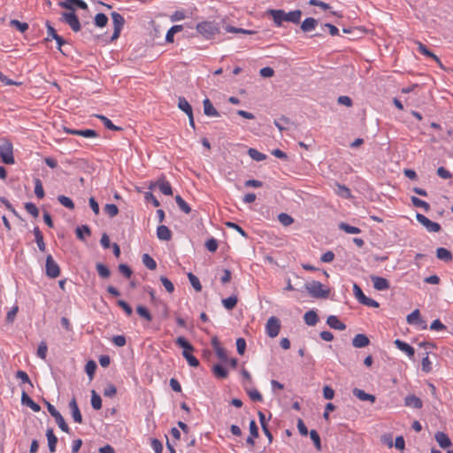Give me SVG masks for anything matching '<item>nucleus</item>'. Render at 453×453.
Segmentation results:
<instances>
[{
	"label": "nucleus",
	"mask_w": 453,
	"mask_h": 453,
	"mask_svg": "<svg viewBox=\"0 0 453 453\" xmlns=\"http://www.w3.org/2000/svg\"><path fill=\"white\" fill-rule=\"evenodd\" d=\"M269 15L273 18L277 27H280L283 21L297 24L300 22L302 12L300 10L285 12L283 10H269Z\"/></svg>",
	"instance_id": "obj_1"
},
{
	"label": "nucleus",
	"mask_w": 453,
	"mask_h": 453,
	"mask_svg": "<svg viewBox=\"0 0 453 453\" xmlns=\"http://www.w3.org/2000/svg\"><path fill=\"white\" fill-rule=\"evenodd\" d=\"M196 31L206 39H211L219 33V27L215 22L203 21L196 25Z\"/></svg>",
	"instance_id": "obj_2"
},
{
	"label": "nucleus",
	"mask_w": 453,
	"mask_h": 453,
	"mask_svg": "<svg viewBox=\"0 0 453 453\" xmlns=\"http://www.w3.org/2000/svg\"><path fill=\"white\" fill-rule=\"evenodd\" d=\"M305 288L311 296L315 298H326L329 294L328 289H325L322 283L317 280H312L305 284Z\"/></svg>",
	"instance_id": "obj_3"
},
{
	"label": "nucleus",
	"mask_w": 453,
	"mask_h": 453,
	"mask_svg": "<svg viewBox=\"0 0 453 453\" xmlns=\"http://www.w3.org/2000/svg\"><path fill=\"white\" fill-rule=\"evenodd\" d=\"M0 158L6 165H13L15 163L13 147L11 142L4 140L0 143Z\"/></svg>",
	"instance_id": "obj_4"
},
{
	"label": "nucleus",
	"mask_w": 453,
	"mask_h": 453,
	"mask_svg": "<svg viewBox=\"0 0 453 453\" xmlns=\"http://www.w3.org/2000/svg\"><path fill=\"white\" fill-rule=\"evenodd\" d=\"M406 321L409 325L415 326L418 329L424 330L427 328L426 321L421 318L419 310L418 309L414 310L406 317Z\"/></svg>",
	"instance_id": "obj_5"
},
{
	"label": "nucleus",
	"mask_w": 453,
	"mask_h": 453,
	"mask_svg": "<svg viewBox=\"0 0 453 453\" xmlns=\"http://www.w3.org/2000/svg\"><path fill=\"white\" fill-rule=\"evenodd\" d=\"M280 330V321L278 318L272 316L265 324V333L270 338H275Z\"/></svg>",
	"instance_id": "obj_6"
},
{
	"label": "nucleus",
	"mask_w": 453,
	"mask_h": 453,
	"mask_svg": "<svg viewBox=\"0 0 453 453\" xmlns=\"http://www.w3.org/2000/svg\"><path fill=\"white\" fill-rule=\"evenodd\" d=\"M61 20L66 23L73 32H79L81 30V23L74 12H63Z\"/></svg>",
	"instance_id": "obj_7"
},
{
	"label": "nucleus",
	"mask_w": 453,
	"mask_h": 453,
	"mask_svg": "<svg viewBox=\"0 0 453 453\" xmlns=\"http://www.w3.org/2000/svg\"><path fill=\"white\" fill-rule=\"evenodd\" d=\"M45 270L46 275L50 279H55L60 274L59 265L56 263L51 255L46 257Z\"/></svg>",
	"instance_id": "obj_8"
},
{
	"label": "nucleus",
	"mask_w": 453,
	"mask_h": 453,
	"mask_svg": "<svg viewBox=\"0 0 453 453\" xmlns=\"http://www.w3.org/2000/svg\"><path fill=\"white\" fill-rule=\"evenodd\" d=\"M416 219L430 233H438L441 230L439 223L430 220L423 214L417 213Z\"/></svg>",
	"instance_id": "obj_9"
},
{
	"label": "nucleus",
	"mask_w": 453,
	"mask_h": 453,
	"mask_svg": "<svg viewBox=\"0 0 453 453\" xmlns=\"http://www.w3.org/2000/svg\"><path fill=\"white\" fill-rule=\"evenodd\" d=\"M111 16L114 26V31L111 36V40H115L120 35L121 29L125 23V19L122 15L116 12H112Z\"/></svg>",
	"instance_id": "obj_10"
},
{
	"label": "nucleus",
	"mask_w": 453,
	"mask_h": 453,
	"mask_svg": "<svg viewBox=\"0 0 453 453\" xmlns=\"http://www.w3.org/2000/svg\"><path fill=\"white\" fill-rule=\"evenodd\" d=\"M59 6L74 12L75 8H80L82 10L88 9V4L83 0H64L59 2Z\"/></svg>",
	"instance_id": "obj_11"
},
{
	"label": "nucleus",
	"mask_w": 453,
	"mask_h": 453,
	"mask_svg": "<svg viewBox=\"0 0 453 453\" xmlns=\"http://www.w3.org/2000/svg\"><path fill=\"white\" fill-rule=\"evenodd\" d=\"M156 187H157L160 192H162L165 196H171L173 194L171 184L164 178L159 179L155 183H150L149 188L152 189Z\"/></svg>",
	"instance_id": "obj_12"
},
{
	"label": "nucleus",
	"mask_w": 453,
	"mask_h": 453,
	"mask_svg": "<svg viewBox=\"0 0 453 453\" xmlns=\"http://www.w3.org/2000/svg\"><path fill=\"white\" fill-rule=\"evenodd\" d=\"M371 280L373 284V288L378 291L388 290L390 288L389 281L383 277L372 275Z\"/></svg>",
	"instance_id": "obj_13"
},
{
	"label": "nucleus",
	"mask_w": 453,
	"mask_h": 453,
	"mask_svg": "<svg viewBox=\"0 0 453 453\" xmlns=\"http://www.w3.org/2000/svg\"><path fill=\"white\" fill-rule=\"evenodd\" d=\"M69 408L71 411V414L74 422L81 424L83 419L80 409L78 407V403L76 402V398H72L69 403Z\"/></svg>",
	"instance_id": "obj_14"
},
{
	"label": "nucleus",
	"mask_w": 453,
	"mask_h": 453,
	"mask_svg": "<svg viewBox=\"0 0 453 453\" xmlns=\"http://www.w3.org/2000/svg\"><path fill=\"white\" fill-rule=\"evenodd\" d=\"M416 43L418 45V50L419 53L434 59L442 68V64L440 58L435 54L430 51L422 42H417Z\"/></svg>",
	"instance_id": "obj_15"
},
{
	"label": "nucleus",
	"mask_w": 453,
	"mask_h": 453,
	"mask_svg": "<svg viewBox=\"0 0 453 453\" xmlns=\"http://www.w3.org/2000/svg\"><path fill=\"white\" fill-rule=\"evenodd\" d=\"M395 345L398 349L404 352L409 357H412L415 354L413 347L399 339L395 341Z\"/></svg>",
	"instance_id": "obj_16"
},
{
	"label": "nucleus",
	"mask_w": 453,
	"mask_h": 453,
	"mask_svg": "<svg viewBox=\"0 0 453 453\" xmlns=\"http://www.w3.org/2000/svg\"><path fill=\"white\" fill-rule=\"evenodd\" d=\"M434 438L439 446L442 449H447L452 444L449 436L443 432H437Z\"/></svg>",
	"instance_id": "obj_17"
},
{
	"label": "nucleus",
	"mask_w": 453,
	"mask_h": 453,
	"mask_svg": "<svg viewBox=\"0 0 453 453\" xmlns=\"http://www.w3.org/2000/svg\"><path fill=\"white\" fill-rule=\"evenodd\" d=\"M326 324L333 329L342 331L346 328V325L342 323L336 316L330 315L327 317Z\"/></svg>",
	"instance_id": "obj_18"
},
{
	"label": "nucleus",
	"mask_w": 453,
	"mask_h": 453,
	"mask_svg": "<svg viewBox=\"0 0 453 453\" xmlns=\"http://www.w3.org/2000/svg\"><path fill=\"white\" fill-rule=\"evenodd\" d=\"M370 340L364 334H357L352 340V345L355 348H365L369 345Z\"/></svg>",
	"instance_id": "obj_19"
},
{
	"label": "nucleus",
	"mask_w": 453,
	"mask_h": 453,
	"mask_svg": "<svg viewBox=\"0 0 453 453\" xmlns=\"http://www.w3.org/2000/svg\"><path fill=\"white\" fill-rule=\"evenodd\" d=\"M203 112L208 117H219V111L214 108L210 99L205 98L203 100Z\"/></svg>",
	"instance_id": "obj_20"
},
{
	"label": "nucleus",
	"mask_w": 453,
	"mask_h": 453,
	"mask_svg": "<svg viewBox=\"0 0 453 453\" xmlns=\"http://www.w3.org/2000/svg\"><path fill=\"white\" fill-rule=\"evenodd\" d=\"M46 436L48 440V446L50 453H54L56 451V446L58 443V438L54 434L52 428H48L46 431Z\"/></svg>",
	"instance_id": "obj_21"
},
{
	"label": "nucleus",
	"mask_w": 453,
	"mask_h": 453,
	"mask_svg": "<svg viewBox=\"0 0 453 453\" xmlns=\"http://www.w3.org/2000/svg\"><path fill=\"white\" fill-rule=\"evenodd\" d=\"M157 236L159 240L169 241L172 237V233L166 226L161 225L157 228Z\"/></svg>",
	"instance_id": "obj_22"
},
{
	"label": "nucleus",
	"mask_w": 453,
	"mask_h": 453,
	"mask_svg": "<svg viewBox=\"0 0 453 453\" xmlns=\"http://www.w3.org/2000/svg\"><path fill=\"white\" fill-rule=\"evenodd\" d=\"M317 25L318 21L314 18H306L301 25V29L305 33L311 32L316 28Z\"/></svg>",
	"instance_id": "obj_23"
},
{
	"label": "nucleus",
	"mask_w": 453,
	"mask_h": 453,
	"mask_svg": "<svg viewBox=\"0 0 453 453\" xmlns=\"http://www.w3.org/2000/svg\"><path fill=\"white\" fill-rule=\"evenodd\" d=\"M303 320L310 326H315L319 321V317L315 311L311 310L304 313Z\"/></svg>",
	"instance_id": "obj_24"
},
{
	"label": "nucleus",
	"mask_w": 453,
	"mask_h": 453,
	"mask_svg": "<svg viewBox=\"0 0 453 453\" xmlns=\"http://www.w3.org/2000/svg\"><path fill=\"white\" fill-rule=\"evenodd\" d=\"M436 257L438 259L442 260L444 262H449L452 260L451 252L446 248H438L436 250Z\"/></svg>",
	"instance_id": "obj_25"
},
{
	"label": "nucleus",
	"mask_w": 453,
	"mask_h": 453,
	"mask_svg": "<svg viewBox=\"0 0 453 453\" xmlns=\"http://www.w3.org/2000/svg\"><path fill=\"white\" fill-rule=\"evenodd\" d=\"M34 234L35 238L36 244L38 246V249L41 251H45L46 246L43 241V235L42 232L40 231L39 227L35 226L34 228Z\"/></svg>",
	"instance_id": "obj_26"
},
{
	"label": "nucleus",
	"mask_w": 453,
	"mask_h": 453,
	"mask_svg": "<svg viewBox=\"0 0 453 453\" xmlns=\"http://www.w3.org/2000/svg\"><path fill=\"white\" fill-rule=\"evenodd\" d=\"M335 186L336 188L334 191L339 196L342 198H349L351 196L350 189L347 188L345 185L336 183Z\"/></svg>",
	"instance_id": "obj_27"
},
{
	"label": "nucleus",
	"mask_w": 453,
	"mask_h": 453,
	"mask_svg": "<svg viewBox=\"0 0 453 453\" xmlns=\"http://www.w3.org/2000/svg\"><path fill=\"white\" fill-rule=\"evenodd\" d=\"M178 107L188 116L193 114L192 107L185 97H179Z\"/></svg>",
	"instance_id": "obj_28"
},
{
	"label": "nucleus",
	"mask_w": 453,
	"mask_h": 453,
	"mask_svg": "<svg viewBox=\"0 0 453 453\" xmlns=\"http://www.w3.org/2000/svg\"><path fill=\"white\" fill-rule=\"evenodd\" d=\"M96 118L99 119L104 126L109 129V130H112V131H119V130H121V127H117L115 126L111 119H109L107 117L104 116V115H96Z\"/></svg>",
	"instance_id": "obj_29"
},
{
	"label": "nucleus",
	"mask_w": 453,
	"mask_h": 453,
	"mask_svg": "<svg viewBox=\"0 0 453 453\" xmlns=\"http://www.w3.org/2000/svg\"><path fill=\"white\" fill-rule=\"evenodd\" d=\"M339 228L341 230L344 231L345 233L350 234H357L361 233L360 228H358L357 226H350L344 222H342L339 224Z\"/></svg>",
	"instance_id": "obj_30"
},
{
	"label": "nucleus",
	"mask_w": 453,
	"mask_h": 453,
	"mask_svg": "<svg viewBox=\"0 0 453 453\" xmlns=\"http://www.w3.org/2000/svg\"><path fill=\"white\" fill-rule=\"evenodd\" d=\"M212 372L215 377H217L218 379H225L228 373L227 370L220 365H213Z\"/></svg>",
	"instance_id": "obj_31"
},
{
	"label": "nucleus",
	"mask_w": 453,
	"mask_h": 453,
	"mask_svg": "<svg viewBox=\"0 0 453 453\" xmlns=\"http://www.w3.org/2000/svg\"><path fill=\"white\" fill-rule=\"evenodd\" d=\"M175 342L183 349V351L192 352L194 350L193 346L183 336L178 337Z\"/></svg>",
	"instance_id": "obj_32"
},
{
	"label": "nucleus",
	"mask_w": 453,
	"mask_h": 453,
	"mask_svg": "<svg viewBox=\"0 0 453 453\" xmlns=\"http://www.w3.org/2000/svg\"><path fill=\"white\" fill-rule=\"evenodd\" d=\"M142 261L143 265L150 270H155L157 268L156 261L149 254H143Z\"/></svg>",
	"instance_id": "obj_33"
},
{
	"label": "nucleus",
	"mask_w": 453,
	"mask_h": 453,
	"mask_svg": "<svg viewBox=\"0 0 453 453\" xmlns=\"http://www.w3.org/2000/svg\"><path fill=\"white\" fill-rule=\"evenodd\" d=\"M182 30V26L181 25H175V26H173L166 33V35H165V41L167 42H173V36H174V34L178 33V32H180Z\"/></svg>",
	"instance_id": "obj_34"
},
{
	"label": "nucleus",
	"mask_w": 453,
	"mask_h": 453,
	"mask_svg": "<svg viewBox=\"0 0 453 453\" xmlns=\"http://www.w3.org/2000/svg\"><path fill=\"white\" fill-rule=\"evenodd\" d=\"M97 273L101 278L107 279L111 275L109 268L102 263H97L96 265Z\"/></svg>",
	"instance_id": "obj_35"
},
{
	"label": "nucleus",
	"mask_w": 453,
	"mask_h": 453,
	"mask_svg": "<svg viewBox=\"0 0 453 453\" xmlns=\"http://www.w3.org/2000/svg\"><path fill=\"white\" fill-rule=\"evenodd\" d=\"M34 182H35V194L36 197L39 199L43 198L45 194H44V190H43V187H42V183L41 180L38 178H35L34 180Z\"/></svg>",
	"instance_id": "obj_36"
},
{
	"label": "nucleus",
	"mask_w": 453,
	"mask_h": 453,
	"mask_svg": "<svg viewBox=\"0 0 453 453\" xmlns=\"http://www.w3.org/2000/svg\"><path fill=\"white\" fill-rule=\"evenodd\" d=\"M248 155L255 161L260 162L266 158V156L261 152H259L257 150L250 148L248 150Z\"/></svg>",
	"instance_id": "obj_37"
},
{
	"label": "nucleus",
	"mask_w": 453,
	"mask_h": 453,
	"mask_svg": "<svg viewBox=\"0 0 453 453\" xmlns=\"http://www.w3.org/2000/svg\"><path fill=\"white\" fill-rule=\"evenodd\" d=\"M404 405L415 409H420L423 406L422 401L420 398H404Z\"/></svg>",
	"instance_id": "obj_38"
},
{
	"label": "nucleus",
	"mask_w": 453,
	"mask_h": 453,
	"mask_svg": "<svg viewBox=\"0 0 453 453\" xmlns=\"http://www.w3.org/2000/svg\"><path fill=\"white\" fill-rule=\"evenodd\" d=\"M76 235L80 240H84L85 236L84 234L89 236L91 232L89 227L87 225H82L81 226H78L75 230Z\"/></svg>",
	"instance_id": "obj_39"
},
{
	"label": "nucleus",
	"mask_w": 453,
	"mask_h": 453,
	"mask_svg": "<svg viewBox=\"0 0 453 453\" xmlns=\"http://www.w3.org/2000/svg\"><path fill=\"white\" fill-rule=\"evenodd\" d=\"M58 201L65 208H68L70 210L74 209V203L73 202V200L64 195L58 196Z\"/></svg>",
	"instance_id": "obj_40"
},
{
	"label": "nucleus",
	"mask_w": 453,
	"mask_h": 453,
	"mask_svg": "<svg viewBox=\"0 0 453 453\" xmlns=\"http://www.w3.org/2000/svg\"><path fill=\"white\" fill-rule=\"evenodd\" d=\"M188 278L189 280L190 284L192 285L196 291L202 290V285L200 283V280L195 274H193L192 273H188Z\"/></svg>",
	"instance_id": "obj_41"
},
{
	"label": "nucleus",
	"mask_w": 453,
	"mask_h": 453,
	"mask_svg": "<svg viewBox=\"0 0 453 453\" xmlns=\"http://www.w3.org/2000/svg\"><path fill=\"white\" fill-rule=\"evenodd\" d=\"M222 303L226 310H232L235 307L237 303V297L234 296H231L227 298L223 299Z\"/></svg>",
	"instance_id": "obj_42"
},
{
	"label": "nucleus",
	"mask_w": 453,
	"mask_h": 453,
	"mask_svg": "<svg viewBox=\"0 0 453 453\" xmlns=\"http://www.w3.org/2000/svg\"><path fill=\"white\" fill-rule=\"evenodd\" d=\"M183 357L186 358L188 365L192 367H197L199 365L198 359L191 354V352L183 351Z\"/></svg>",
	"instance_id": "obj_43"
},
{
	"label": "nucleus",
	"mask_w": 453,
	"mask_h": 453,
	"mask_svg": "<svg viewBox=\"0 0 453 453\" xmlns=\"http://www.w3.org/2000/svg\"><path fill=\"white\" fill-rule=\"evenodd\" d=\"M56 423L58 425L59 428L65 433H69L70 429L68 425L65 423L63 416L60 414V412L54 417Z\"/></svg>",
	"instance_id": "obj_44"
},
{
	"label": "nucleus",
	"mask_w": 453,
	"mask_h": 453,
	"mask_svg": "<svg viewBox=\"0 0 453 453\" xmlns=\"http://www.w3.org/2000/svg\"><path fill=\"white\" fill-rule=\"evenodd\" d=\"M21 403L23 405H26L31 408L34 411L38 412L41 411V407L38 403L34 402L32 398H21Z\"/></svg>",
	"instance_id": "obj_45"
},
{
	"label": "nucleus",
	"mask_w": 453,
	"mask_h": 453,
	"mask_svg": "<svg viewBox=\"0 0 453 453\" xmlns=\"http://www.w3.org/2000/svg\"><path fill=\"white\" fill-rule=\"evenodd\" d=\"M176 203L179 208L184 211L185 213H189L191 211L190 206L182 199L180 196H176L175 197Z\"/></svg>",
	"instance_id": "obj_46"
},
{
	"label": "nucleus",
	"mask_w": 453,
	"mask_h": 453,
	"mask_svg": "<svg viewBox=\"0 0 453 453\" xmlns=\"http://www.w3.org/2000/svg\"><path fill=\"white\" fill-rule=\"evenodd\" d=\"M411 203L415 207L423 208L426 211L430 209V205L426 201L419 199L418 197L412 196Z\"/></svg>",
	"instance_id": "obj_47"
},
{
	"label": "nucleus",
	"mask_w": 453,
	"mask_h": 453,
	"mask_svg": "<svg viewBox=\"0 0 453 453\" xmlns=\"http://www.w3.org/2000/svg\"><path fill=\"white\" fill-rule=\"evenodd\" d=\"M136 311L142 318L145 319L147 321L152 320V316L146 307L139 305L136 308Z\"/></svg>",
	"instance_id": "obj_48"
},
{
	"label": "nucleus",
	"mask_w": 453,
	"mask_h": 453,
	"mask_svg": "<svg viewBox=\"0 0 453 453\" xmlns=\"http://www.w3.org/2000/svg\"><path fill=\"white\" fill-rule=\"evenodd\" d=\"M108 22V18L104 13H97L95 17V24L98 27H104Z\"/></svg>",
	"instance_id": "obj_49"
},
{
	"label": "nucleus",
	"mask_w": 453,
	"mask_h": 453,
	"mask_svg": "<svg viewBox=\"0 0 453 453\" xmlns=\"http://www.w3.org/2000/svg\"><path fill=\"white\" fill-rule=\"evenodd\" d=\"M353 292L355 297L360 303H362L363 301L365 300L366 296L363 293L361 288L357 283H354L353 285Z\"/></svg>",
	"instance_id": "obj_50"
},
{
	"label": "nucleus",
	"mask_w": 453,
	"mask_h": 453,
	"mask_svg": "<svg viewBox=\"0 0 453 453\" xmlns=\"http://www.w3.org/2000/svg\"><path fill=\"white\" fill-rule=\"evenodd\" d=\"M310 437L312 440L315 448L318 450H321V441L319 433L316 430H311L310 432Z\"/></svg>",
	"instance_id": "obj_51"
},
{
	"label": "nucleus",
	"mask_w": 453,
	"mask_h": 453,
	"mask_svg": "<svg viewBox=\"0 0 453 453\" xmlns=\"http://www.w3.org/2000/svg\"><path fill=\"white\" fill-rule=\"evenodd\" d=\"M104 211L111 218H112V217H115L119 213V209H118L117 205H115L113 203H107L104 206Z\"/></svg>",
	"instance_id": "obj_52"
},
{
	"label": "nucleus",
	"mask_w": 453,
	"mask_h": 453,
	"mask_svg": "<svg viewBox=\"0 0 453 453\" xmlns=\"http://www.w3.org/2000/svg\"><path fill=\"white\" fill-rule=\"evenodd\" d=\"M160 281L168 293H173L174 291V286L168 278L161 276Z\"/></svg>",
	"instance_id": "obj_53"
},
{
	"label": "nucleus",
	"mask_w": 453,
	"mask_h": 453,
	"mask_svg": "<svg viewBox=\"0 0 453 453\" xmlns=\"http://www.w3.org/2000/svg\"><path fill=\"white\" fill-rule=\"evenodd\" d=\"M278 219H279V221L283 225V226H289L293 223L294 219L291 216H289L288 214L287 213H280L279 214L278 216Z\"/></svg>",
	"instance_id": "obj_54"
},
{
	"label": "nucleus",
	"mask_w": 453,
	"mask_h": 453,
	"mask_svg": "<svg viewBox=\"0 0 453 453\" xmlns=\"http://www.w3.org/2000/svg\"><path fill=\"white\" fill-rule=\"evenodd\" d=\"M10 23L12 26L15 27L18 30H19L21 33H24L28 29L27 23L20 22L17 19H12Z\"/></svg>",
	"instance_id": "obj_55"
},
{
	"label": "nucleus",
	"mask_w": 453,
	"mask_h": 453,
	"mask_svg": "<svg viewBox=\"0 0 453 453\" xmlns=\"http://www.w3.org/2000/svg\"><path fill=\"white\" fill-rule=\"evenodd\" d=\"M421 364H422V370L425 372H431V370H432V362L430 361V359L428 357V352L427 351L426 352V357H424L422 358Z\"/></svg>",
	"instance_id": "obj_56"
},
{
	"label": "nucleus",
	"mask_w": 453,
	"mask_h": 453,
	"mask_svg": "<svg viewBox=\"0 0 453 453\" xmlns=\"http://www.w3.org/2000/svg\"><path fill=\"white\" fill-rule=\"evenodd\" d=\"M25 209L26 211L30 214L32 215L33 217L36 218L38 217L39 215V210L38 208L35 206V204H34L33 203H27L25 204Z\"/></svg>",
	"instance_id": "obj_57"
},
{
	"label": "nucleus",
	"mask_w": 453,
	"mask_h": 453,
	"mask_svg": "<svg viewBox=\"0 0 453 453\" xmlns=\"http://www.w3.org/2000/svg\"><path fill=\"white\" fill-rule=\"evenodd\" d=\"M225 29L228 33H236V34L240 33V34H245V35H251V34H253V31H251V30H247V29H243V28H237V27H232V26H226Z\"/></svg>",
	"instance_id": "obj_58"
},
{
	"label": "nucleus",
	"mask_w": 453,
	"mask_h": 453,
	"mask_svg": "<svg viewBox=\"0 0 453 453\" xmlns=\"http://www.w3.org/2000/svg\"><path fill=\"white\" fill-rule=\"evenodd\" d=\"M85 138H96L98 137V134L93 129H81L80 135Z\"/></svg>",
	"instance_id": "obj_59"
},
{
	"label": "nucleus",
	"mask_w": 453,
	"mask_h": 453,
	"mask_svg": "<svg viewBox=\"0 0 453 453\" xmlns=\"http://www.w3.org/2000/svg\"><path fill=\"white\" fill-rule=\"evenodd\" d=\"M47 350H48L47 344L44 342H42L39 344L38 349H37V356L40 358L44 359L46 357Z\"/></svg>",
	"instance_id": "obj_60"
},
{
	"label": "nucleus",
	"mask_w": 453,
	"mask_h": 453,
	"mask_svg": "<svg viewBox=\"0 0 453 453\" xmlns=\"http://www.w3.org/2000/svg\"><path fill=\"white\" fill-rule=\"evenodd\" d=\"M206 249L211 252H215L218 249V242L214 238H211L205 242Z\"/></svg>",
	"instance_id": "obj_61"
},
{
	"label": "nucleus",
	"mask_w": 453,
	"mask_h": 453,
	"mask_svg": "<svg viewBox=\"0 0 453 453\" xmlns=\"http://www.w3.org/2000/svg\"><path fill=\"white\" fill-rule=\"evenodd\" d=\"M118 305L123 309V311L126 312V314L129 317L133 313V310L131 306L124 300H119Z\"/></svg>",
	"instance_id": "obj_62"
},
{
	"label": "nucleus",
	"mask_w": 453,
	"mask_h": 453,
	"mask_svg": "<svg viewBox=\"0 0 453 453\" xmlns=\"http://www.w3.org/2000/svg\"><path fill=\"white\" fill-rule=\"evenodd\" d=\"M96 369V364L90 360L86 364L85 371L89 377H92Z\"/></svg>",
	"instance_id": "obj_63"
},
{
	"label": "nucleus",
	"mask_w": 453,
	"mask_h": 453,
	"mask_svg": "<svg viewBox=\"0 0 453 453\" xmlns=\"http://www.w3.org/2000/svg\"><path fill=\"white\" fill-rule=\"evenodd\" d=\"M150 445H151V448L154 449L155 453H162L163 444L159 440L152 439Z\"/></svg>",
	"instance_id": "obj_64"
}]
</instances>
